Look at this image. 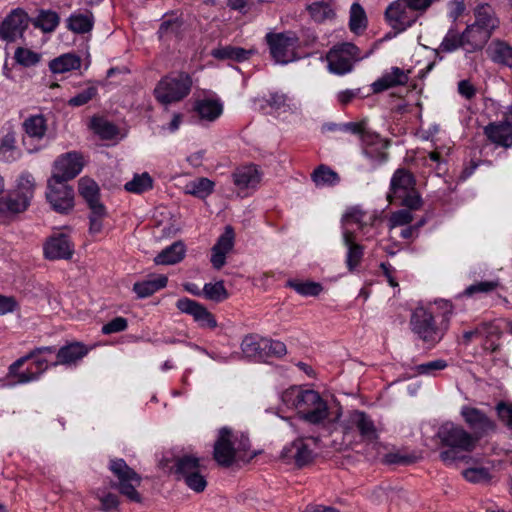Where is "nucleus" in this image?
Masks as SVG:
<instances>
[{
    "label": "nucleus",
    "mask_w": 512,
    "mask_h": 512,
    "mask_svg": "<svg viewBox=\"0 0 512 512\" xmlns=\"http://www.w3.org/2000/svg\"><path fill=\"white\" fill-rule=\"evenodd\" d=\"M282 404L295 410L305 421L318 424L328 416V406L321 395L312 389L292 386L281 394Z\"/></svg>",
    "instance_id": "1"
},
{
    "label": "nucleus",
    "mask_w": 512,
    "mask_h": 512,
    "mask_svg": "<svg viewBox=\"0 0 512 512\" xmlns=\"http://www.w3.org/2000/svg\"><path fill=\"white\" fill-rule=\"evenodd\" d=\"M436 435L441 444L448 447L440 453L441 460L446 464L463 459L461 453L473 451L478 443L476 436L451 421L442 423Z\"/></svg>",
    "instance_id": "2"
},
{
    "label": "nucleus",
    "mask_w": 512,
    "mask_h": 512,
    "mask_svg": "<svg viewBox=\"0 0 512 512\" xmlns=\"http://www.w3.org/2000/svg\"><path fill=\"white\" fill-rule=\"evenodd\" d=\"M446 312L440 325H437L431 312L424 308H418L411 317L412 331L424 342L435 345L444 336L448 329L449 314H451V304L443 302Z\"/></svg>",
    "instance_id": "3"
},
{
    "label": "nucleus",
    "mask_w": 512,
    "mask_h": 512,
    "mask_svg": "<svg viewBox=\"0 0 512 512\" xmlns=\"http://www.w3.org/2000/svg\"><path fill=\"white\" fill-rule=\"evenodd\" d=\"M249 447L246 436H238L228 428H222L214 445V459L222 466H230L235 460H244Z\"/></svg>",
    "instance_id": "4"
},
{
    "label": "nucleus",
    "mask_w": 512,
    "mask_h": 512,
    "mask_svg": "<svg viewBox=\"0 0 512 512\" xmlns=\"http://www.w3.org/2000/svg\"><path fill=\"white\" fill-rule=\"evenodd\" d=\"M192 87V79L187 73H171L164 76L154 88V97L162 105L168 106L186 98Z\"/></svg>",
    "instance_id": "5"
},
{
    "label": "nucleus",
    "mask_w": 512,
    "mask_h": 512,
    "mask_svg": "<svg viewBox=\"0 0 512 512\" xmlns=\"http://www.w3.org/2000/svg\"><path fill=\"white\" fill-rule=\"evenodd\" d=\"M205 470L206 467L199 458L193 455L177 457L173 465L169 467L170 473L174 474L178 480L184 481L191 490L197 493L204 491L207 486Z\"/></svg>",
    "instance_id": "6"
},
{
    "label": "nucleus",
    "mask_w": 512,
    "mask_h": 512,
    "mask_svg": "<svg viewBox=\"0 0 512 512\" xmlns=\"http://www.w3.org/2000/svg\"><path fill=\"white\" fill-rule=\"evenodd\" d=\"M414 178L411 173L404 169L395 171L390 182V192L387 199L390 203L400 200V204L411 209L417 210L421 207L422 201L414 190Z\"/></svg>",
    "instance_id": "7"
},
{
    "label": "nucleus",
    "mask_w": 512,
    "mask_h": 512,
    "mask_svg": "<svg viewBox=\"0 0 512 512\" xmlns=\"http://www.w3.org/2000/svg\"><path fill=\"white\" fill-rule=\"evenodd\" d=\"M265 40L275 63L285 65L298 59L299 38L294 32H269Z\"/></svg>",
    "instance_id": "8"
},
{
    "label": "nucleus",
    "mask_w": 512,
    "mask_h": 512,
    "mask_svg": "<svg viewBox=\"0 0 512 512\" xmlns=\"http://www.w3.org/2000/svg\"><path fill=\"white\" fill-rule=\"evenodd\" d=\"M109 468L118 479L114 487L130 501L140 502L141 496L136 490L141 484L140 475L130 468L123 459H112Z\"/></svg>",
    "instance_id": "9"
},
{
    "label": "nucleus",
    "mask_w": 512,
    "mask_h": 512,
    "mask_svg": "<svg viewBox=\"0 0 512 512\" xmlns=\"http://www.w3.org/2000/svg\"><path fill=\"white\" fill-rule=\"evenodd\" d=\"M326 59L331 73L344 75L352 71L354 63L361 57L358 47L347 42L333 46Z\"/></svg>",
    "instance_id": "10"
},
{
    "label": "nucleus",
    "mask_w": 512,
    "mask_h": 512,
    "mask_svg": "<svg viewBox=\"0 0 512 512\" xmlns=\"http://www.w3.org/2000/svg\"><path fill=\"white\" fill-rule=\"evenodd\" d=\"M375 221L376 215L374 212L363 210L360 206L350 207L341 219L342 237H344L346 231L349 232V237H356L355 229H357L368 239L372 237L368 232L373 228Z\"/></svg>",
    "instance_id": "11"
},
{
    "label": "nucleus",
    "mask_w": 512,
    "mask_h": 512,
    "mask_svg": "<svg viewBox=\"0 0 512 512\" xmlns=\"http://www.w3.org/2000/svg\"><path fill=\"white\" fill-rule=\"evenodd\" d=\"M460 415L470 428V433L477 437V441L496 428L495 422L479 408L464 405L460 409Z\"/></svg>",
    "instance_id": "12"
},
{
    "label": "nucleus",
    "mask_w": 512,
    "mask_h": 512,
    "mask_svg": "<svg viewBox=\"0 0 512 512\" xmlns=\"http://www.w3.org/2000/svg\"><path fill=\"white\" fill-rule=\"evenodd\" d=\"M46 197L52 208L59 213H68L74 207V191L67 183L49 179Z\"/></svg>",
    "instance_id": "13"
},
{
    "label": "nucleus",
    "mask_w": 512,
    "mask_h": 512,
    "mask_svg": "<svg viewBox=\"0 0 512 512\" xmlns=\"http://www.w3.org/2000/svg\"><path fill=\"white\" fill-rule=\"evenodd\" d=\"M83 158L77 152H68L54 162L53 173L49 179L66 183L75 178L83 169Z\"/></svg>",
    "instance_id": "14"
},
{
    "label": "nucleus",
    "mask_w": 512,
    "mask_h": 512,
    "mask_svg": "<svg viewBox=\"0 0 512 512\" xmlns=\"http://www.w3.org/2000/svg\"><path fill=\"white\" fill-rule=\"evenodd\" d=\"M388 24L397 32H403L417 20L416 12L408 6L405 0H395L385 10Z\"/></svg>",
    "instance_id": "15"
},
{
    "label": "nucleus",
    "mask_w": 512,
    "mask_h": 512,
    "mask_svg": "<svg viewBox=\"0 0 512 512\" xmlns=\"http://www.w3.org/2000/svg\"><path fill=\"white\" fill-rule=\"evenodd\" d=\"M24 131L23 145L29 153L36 152L40 146L34 142L42 140L47 132V120L42 114L30 115L23 123Z\"/></svg>",
    "instance_id": "16"
},
{
    "label": "nucleus",
    "mask_w": 512,
    "mask_h": 512,
    "mask_svg": "<svg viewBox=\"0 0 512 512\" xmlns=\"http://www.w3.org/2000/svg\"><path fill=\"white\" fill-rule=\"evenodd\" d=\"M27 13L20 9H13L0 25V38L6 42H14L21 37L28 27Z\"/></svg>",
    "instance_id": "17"
},
{
    "label": "nucleus",
    "mask_w": 512,
    "mask_h": 512,
    "mask_svg": "<svg viewBox=\"0 0 512 512\" xmlns=\"http://www.w3.org/2000/svg\"><path fill=\"white\" fill-rule=\"evenodd\" d=\"M346 433L351 430H357L362 441L374 443L378 438V432L372 419L364 412L352 411L345 422Z\"/></svg>",
    "instance_id": "18"
},
{
    "label": "nucleus",
    "mask_w": 512,
    "mask_h": 512,
    "mask_svg": "<svg viewBox=\"0 0 512 512\" xmlns=\"http://www.w3.org/2000/svg\"><path fill=\"white\" fill-rule=\"evenodd\" d=\"M316 442L313 438L298 439L283 450V458L293 460L295 465L302 467L310 463L314 457Z\"/></svg>",
    "instance_id": "19"
},
{
    "label": "nucleus",
    "mask_w": 512,
    "mask_h": 512,
    "mask_svg": "<svg viewBox=\"0 0 512 512\" xmlns=\"http://www.w3.org/2000/svg\"><path fill=\"white\" fill-rule=\"evenodd\" d=\"M176 307L185 314L191 315L201 327L214 329L217 321L214 316L200 303L189 298H181Z\"/></svg>",
    "instance_id": "20"
},
{
    "label": "nucleus",
    "mask_w": 512,
    "mask_h": 512,
    "mask_svg": "<svg viewBox=\"0 0 512 512\" xmlns=\"http://www.w3.org/2000/svg\"><path fill=\"white\" fill-rule=\"evenodd\" d=\"M235 233L231 226H226L223 234H221L212 247L211 263L212 266L219 270L226 263L227 254L233 249Z\"/></svg>",
    "instance_id": "21"
},
{
    "label": "nucleus",
    "mask_w": 512,
    "mask_h": 512,
    "mask_svg": "<svg viewBox=\"0 0 512 512\" xmlns=\"http://www.w3.org/2000/svg\"><path fill=\"white\" fill-rule=\"evenodd\" d=\"M74 248L67 235L59 233L51 236L44 245V255L47 259H69Z\"/></svg>",
    "instance_id": "22"
},
{
    "label": "nucleus",
    "mask_w": 512,
    "mask_h": 512,
    "mask_svg": "<svg viewBox=\"0 0 512 512\" xmlns=\"http://www.w3.org/2000/svg\"><path fill=\"white\" fill-rule=\"evenodd\" d=\"M409 73V70L404 71L399 67H392L372 83V90L375 93H379L396 86L405 85L409 80Z\"/></svg>",
    "instance_id": "23"
},
{
    "label": "nucleus",
    "mask_w": 512,
    "mask_h": 512,
    "mask_svg": "<svg viewBox=\"0 0 512 512\" xmlns=\"http://www.w3.org/2000/svg\"><path fill=\"white\" fill-rule=\"evenodd\" d=\"M474 17L475 20L472 24L487 32L490 37L500 26L499 18L494 9L488 4L478 5L474 9Z\"/></svg>",
    "instance_id": "24"
},
{
    "label": "nucleus",
    "mask_w": 512,
    "mask_h": 512,
    "mask_svg": "<svg viewBox=\"0 0 512 512\" xmlns=\"http://www.w3.org/2000/svg\"><path fill=\"white\" fill-rule=\"evenodd\" d=\"M488 58L495 64L512 69V46L502 39H493L487 46Z\"/></svg>",
    "instance_id": "25"
},
{
    "label": "nucleus",
    "mask_w": 512,
    "mask_h": 512,
    "mask_svg": "<svg viewBox=\"0 0 512 512\" xmlns=\"http://www.w3.org/2000/svg\"><path fill=\"white\" fill-rule=\"evenodd\" d=\"M491 37L487 32L479 29L474 24L466 26L462 32V40L464 41V50L466 53H475L481 51Z\"/></svg>",
    "instance_id": "26"
},
{
    "label": "nucleus",
    "mask_w": 512,
    "mask_h": 512,
    "mask_svg": "<svg viewBox=\"0 0 512 512\" xmlns=\"http://www.w3.org/2000/svg\"><path fill=\"white\" fill-rule=\"evenodd\" d=\"M194 111L202 121L213 122L223 113V103L218 98H202L195 101Z\"/></svg>",
    "instance_id": "27"
},
{
    "label": "nucleus",
    "mask_w": 512,
    "mask_h": 512,
    "mask_svg": "<svg viewBox=\"0 0 512 512\" xmlns=\"http://www.w3.org/2000/svg\"><path fill=\"white\" fill-rule=\"evenodd\" d=\"M261 173L255 165L238 167L232 174L235 186L240 189H254L261 181Z\"/></svg>",
    "instance_id": "28"
},
{
    "label": "nucleus",
    "mask_w": 512,
    "mask_h": 512,
    "mask_svg": "<svg viewBox=\"0 0 512 512\" xmlns=\"http://www.w3.org/2000/svg\"><path fill=\"white\" fill-rule=\"evenodd\" d=\"M485 135L499 146L512 147V124L507 121L489 124L485 127Z\"/></svg>",
    "instance_id": "29"
},
{
    "label": "nucleus",
    "mask_w": 512,
    "mask_h": 512,
    "mask_svg": "<svg viewBox=\"0 0 512 512\" xmlns=\"http://www.w3.org/2000/svg\"><path fill=\"white\" fill-rule=\"evenodd\" d=\"M87 352L88 350L83 344L78 342L70 343L58 350L57 360L52 365H74L80 361L87 354Z\"/></svg>",
    "instance_id": "30"
},
{
    "label": "nucleus",
    "mask_w": 512,
    "mask_h": 512,
    "mask_svg": "<svg viewBox=\"0 0 512 512\" xmlns=\"http://www.w3.org/2000/svg\"><path fill=\"white\" fill-rule=\"evenodd\" d=\"M79 193L86 200L90 210H94L95 213H102L103 204L99 202V187L97 183L90 178L83 177L78 183Z\"/></svg>",
    "instance_id": "31"
},
{
    "label": "nucleus",
    "mask_w": 512,
    "mask_h": 512,
    "mask_svg": "<svg viewBox=\"0 0 512 512\" xmlns=\"http://www.w3.org/2000/svg\"><path fill=\"white\" fill-rule=\"evenodd\" d=\"M21 157V152L16 145V132L7 128L0 139V161L12 163Z\"/></svg>",
    "instance_id": "32"
},
{
    "label": "nucleus",
    "mask_w": 512,
    "mask_h": 512,
    "mask_svg": "<svg viewBox=\"0 0 512 512\" xmlns=\"http://www.w3.org/2000/svg\"><path fill=\"white\" fill-rule=\"evenodd\" d=\"M256 53V49H244L232 45L221 46L212 50L211 55L219 60L243 62Z\"/></svg>",
    "instance_id": "33"
},
{
    "label": "nucleus",
    "mask_w": 512,
    "mask_h": 512,
    "mask_svg": "<svg viewBox=\"0 0 512 512\" xmlns=\"http://www.w3.org/2000/svg\"><path fill=\"white\" fill-rule=\"evenodd\" d=\"M34 359L35 361L32 363L31 367L27 368L26 371H19V369H17L16 373L9 372L11 376L16 378V383L25 384L35 381L46 371L48 368V360L39 356Z\"/></svg>",
    "instance_id": "34"
},
{
    "label": "nucleus",
    "mask_w": 512,
    "mask_h": 512,
    "mask_svg": "<svg viewBox=\"0 0 512 512\" xmlns=\"http://www.w3.org/2000/svg\"><path fill=\"white\" fill-rule=\"evenodd\" d=\"M81 58L74 53L62 54L49 62V69L53 74H63L78 70L81 67Z\"/></svg>",
    "instance_id": "35"
},
{
    "label": "nucleus",
    "mask_w": 512,
    "mask_h": 512,
    "mask_svg": "<svg viewBox=\"0 0 512 512\" xmlns=\"http://www.w3.org/2000/svg\"><path fill=\"white\" fill-rule=\"evenodd\" d=\"M186 253V247L183 242L177 241L163 249L155 258L154 262L158 265H173L180 262Z\"/></svg>",
    "instance_id": "36"
},
{
    "label": "nucleus",
    "mask_w": 512,
    "mask_h": 512,
    "mask_svg": "<svg viewBox=\"0 0 512 512\" xmlns=\"http://www.w3.org/2000/svg\"><path fill=\"white\" fill-rule=\"evenodd\" d=\"M343 243L347 248L346 252V265L349 271H354L360 264L363 257V247L356 242V237H349V232L346 231L342 237Z\"/></svg>",
    "instance_id": "37"
},
{
    "label": "nucleus",
    "mask_w": 512,
    "mask_h": 512,
    "mask_svg": "<svg viewBox=\"0 0 512 512\" xmlns=\"http://www.w3.org/2000/svg\"><path fill=\"white\" fill-rule=\"evenodd\" d=\"M67 27L74 33L84 34L92 30L94 17L90 11L75 12L67 20Z\"/></svg>",
    "instance_id": "38"
},
{
    "label": "nucleus",
    "mask_w": 512,
    "mask_h": 512,
    "mask_svg": "<svg viewBox=\"0 0 512 512\" xmlns=\"http://www.w3.org/2000/svg\"><path fill=\"white\" fill-rule=\"evenodd\" d=\"M215 183L206 178L200 177L189 181L185 187L184 192L199 199H206L214 191Z\"/></svg>",
    "instance_id": "39"
},
{
    "label": "nucleus",
    "mask_w": 512,
    "mask_h": 512,
    "mask_svg": "<svg viewBox=\"0 0 512 512\" xmlns=\"http://www.w3.org/2000/svg\"><path fill=\"white\" fill-rule=\"evenodd\" d=\"M263 337L258 335H248L241 343V350L243 355L248 359L257 361L264 360V348H262Z\"/></svg>",
    "instance_id": "40"
},
{
    "label": "nucleus",
    "mask_w": 512,
    "mask_h": 512,
    "mask_svg": "<svg viewBox=\"0 0 512 512\" xmlns=\"http://www.w3.org/2000/svg\"><path fill=\"white\" fill-rule=\"evenodd\" d=\"M167 277L159 275L153 279L136 282L133 285V291L139 298H146L154 294L156 291L164 288L167 284Z\"/></svg>",
    "instance_id": "41"
},
{
    "label": "nucleus",
    "mask_w": 512,
    "mask_h": 512,
    "mask_svg": "<svg viewBox=\"0 0 512 512\" xmlns=\"http://www.w3.org/2000/svg\"><path fill=\"white\" fill-rule=\"evenodd\" d=\"M311 178L317 187L335 186L340 181L337 172L326 165L318 166L311 174Z\"/></svg>",
    "instance_id": "42"
},
{
    "label": "nucleus",
    "mask_w": 512,
    "mask_h": 512,
    "mask_svg": "<svg viewBox=\"0 0 512 512\" xmlns=\"http://www.w3.org/2000/svg\"><path fill=\"white\" fill-rule=\"evenodd\" d=\"M30 201L13 192L0 201V213L17 214L25 211Z\"/></svg>",
    "instance_id": "43"
},
{
    "label": "nucleus",
    "mask_w": 512,
    "mask_h": 512,
    "mask_svg": "<svg viewBox=\"0 0 512 512\" xmlns=\"http://www.w3.org/2000/svg\"><path fill=\"white\" fill-rule=\"evenodd\" d=\"M267 103L275 110H280L283 112L296 111L299 108L298 103L293 97H290L289 95L282 92L270 93L269 98L267 99Z\"/></svg>",
    "instance_id": "44"
},
{
    "label": "nucleus",
    "mask_w": 512,
    "mask_h": 512,
    "mask_svg": "<svg viewBox=\"0 0 512 512\" xmlns=\"http://www.w3.org/2000/svg\"><path fill=\"white\" fill-rule=\"evenodd\" d=\"M59 16L51 10H41L35 18L33 24L36 28L45 33L53 32L59 25Z\"/></svg>",
    "instance_id": "45"
},
{
    "label": "nucleus",
    "mask_w": 512,
    "mask_h": 512,
    "mask_svg": "<svg viewBox=\"0 0 512 512\" xmlns=\"http://www.w3.org/2000/svg\"><path fill=\"white\" fill-rule=\"evenodd\" d=\"M307 9L310 16L316 22H324L326 20L332 19L335 16L334 10L328 2H313L307 7Z\"/></svg>",
    "instance_id": "46"
},
{
    "label": "nucleus",
    "mask_w": 512,
    "mask_h": 512,
    "mask_svg": "<svg viewBox=\"0 0 512 512\" xmlns=\"http://www.w3.org/2000/svg\"><path fill=\"white\" fill-rule=\"evenodd\" d=\"M458 48L464 49V41L462 40V33L451 28L444 36L441 44L439 45L438 51L451 53L456 51Z\"/></svg>",
    "instance_id": "47"
},
{
    "label": "nucleus",
    "mask_w": 512,
    "mask_h": 512,
    "mask_svg": "<svg viewBox=\"0 0 512 512\" xmlns=\"http://www.w3.org/2000/svg\"><path fill=\"white\" fill-rule=\"evenodd\" d=\"M367 19L364 9L359 3H353L350 8L349 27L353 33L358 34L366 28Z\"/></svg>",
    "instance_id": "48"
},
{
    "label": "nucleus",
    "mask_w": 512,
    "mask_h": 512,
    "mask_svg": "<svg viewBox=\"0 0 512 512\" xmlns=\"http://www.w3.org/2000/svg\"><path fill=\"white\" fill-rule=\"evenodd\" d=\"M152 183L151 176L145 172L135 175L132 180L124 185V188L128 192L140 194L152 188Z\"/></svg>",
    "instance_id": "49"
},
{
    "label": "nucleus",
    "mask_w": 512,
    "mask_h": 512,
    "mask_svg": "<svg viewBox=\"0 0 512 512\" xmlns=\"http://www.w3.org/2000/svg\"><path fill=\"white\" fill-rule=\"evenodd\" d=\"M479 327H485V330L480 334L482 346L485 350L495 351L498 347L496 340L498 339V328L491 323H481Z\"/></svg>",
    "instance_id": "50"
},
{
    "label": "nucleus",
    "mask_w": 512,
    "mask_h": 512,
    "mask_svg": "<svg viewBox=\"0 0 512 512\" xmlns=\"http://www.w3.org/2000/svg\"><path fill=\"white\" fill-rule=\"evenodd\" d=\"M35 181L31 174L23 173L18 179L15 193L29 201L33 198Z\"/></svg>",
    "instance_id": "51"
},
{
    "label": "nucleus",
    "mask_w": 512,
    "mask_h": 512,
    "mask_svg": "<svg viewBox=\"0 0 512 512\" xmlns=\"http://www.w3.org/2000/svg\"><path fill=\"white\" fill-rule=\"evenodd\" d=\"M14 59L19 65L30 67L36 65L40 61L41 55L28 48L18 47L14 53Z\"/></svg>",
    "instance_id": "52"
},
{
    "label": "nucleus",
    "mask_w": 512,
    "mask_h": 512,
    "mask_svg": "<svg viewBox=\"0 0 512 512\" xmlns=\"http://www.w3.org/2000/svg\"><path fill=\"white\" fill-rule=\"evenodd\" d=\"M203 295L205 298L215 302H221L228 296L222 281L206 283L203 287Z\"/></svg>",
    "instance_id": "53"
},
{
    "label": "nucleus",
    "mask_w": 512,
    "mask_h": 512,
    "mask_svg": "<svg viewBox=\"0 0 512 512\" xmlns=\"http://www.w3.org/2000/svg\"><path fill=\"white\" fill-rule=\"evenodd\" d=\"M262 348H264V360L270 356L281 357L286 354V345L278 340L263 337Z\"/></svg>",
    "instance_id": "54"
},
{
    "label": "nucleus",
    "mask_w": 512,
    "mask_h": 512,
    "mask_svg": "<svg viewBox=\"0 0 512 512\" xmlns=\"http://www.w3.org/2000/svg\"><path fill=\"white\" fill-rule=\"evenodd\" d=\"M92 126L94 131L103 139L110 140L118 134L116 126L103 119H93Z\"/></svg>",
    "instance_id": "55"
},
{
    "label": "nucleus",
    "mask_w": 512,
    "mask_h": 512,
    "mask_svg": "<svg viewBox=\"0 0 512 512\" xmlns=\"http://www.w3.org/2000/svg\"><path fill=\"white\" fill-rule=\"evenodd\" d=\"M288 286L302 296H317L322 291V286L316 282L289 281Z\"/></svg>",
    "instance_id": "56"
},
{
    "label": "nucleus",
    "mask_w": 512,
    "mask_h": 512,
    "mask_svg": "<svg viewBox=\"0 0 512 512\" xmlns=\"http://www.w3.org/2000/svg\"><path fill=\"white\" fill-rule=\"evenodd\" d=\"M97 88L95 86H89L86 89L80 91L74 97L68 100V105L72 107H80L87 104L97 95Z\"/></svg>",
    "instance_id": "57"
},
{
    "label": "nucleus",
    "mask_w": 512,
    "mask_h": 512,
    "mask_svg": "<svg viewBox=\"0 0 512 512\" xmlns=\"http://www.w3.org/2000/svg\"><path fill=\"white\" fill-rule=\"evenodd\" d=\"M447 367V362L442 359H437L427 363L417 365L415 371L420 375L434 376L436 371L443 370Z\"/></svg>",
    "instance_id": "58"
},
{
    "label": "nucleus",
    "mask_w": 512,
    "mask_h": 512,
    "mask_svg": "<svg viewBox=\"0 0 512 512\" xmlns=\"http://www.w3.org/2000/svg\"><path fill=\"white\" fill-rule=\"evenodd\" d=\"M53 352H54V348L51 347V346L35 348L30 353H28L24 357H21L20 359L15 361L13 364H11L10 367H9V372L10 373H16V370L20 369V367L28 359L36 358L37 356H40L42 354H50V353H53Z\"/></svg>",
    "instance_id": "59"
},
{
    "label": "nucleus",
    "mask_w": 512,
    "mask_h": 512,
    "mask_svg": "<svg viewBox=\"0 0 512 512\" xmlns=\"http://www.w3.org/2000/svg\"><path fill=\"white\" fill-rule=\"evenodd\" d=\"M464 478L472 483H481L489 480V471L484 467H473L463 471Z\"/></svg>",
    "instance_id": "60"
},
{
    "label": "nucleus",
    "mask_w": 512,
    "mask_h": 512,
    "mask_svg": "<svg viewBox=\"0 0 512 512\" xmlns=\"http://www.w3.org/2000/svg\"><path fill=\"white\" fill-rule=\"evenodd\" d=\"M498 286V283L495 281H481L475 284L468 286L464 293L467 296L474 295L476 293H486L494 290Z\"/></svg>",
    "instance_id": "61"
},
{
    "label": "nucleus",
    "mask_w": 512,
    "mask_h": 512,
    "mask_svg": "<svg viewBox=\"0 0 512 512\" xmlns=\"http://www.w3.org/2000/svg\"><path fill=\"white\" fill-rule=\"evenodd\" d=\"M127 320L123 317H116L102 327L104 334H112L124 331L127 328Z\"/></svg>",
    "instance_id": "62"
},
{
    "label": "nucleus",
    "mask_w": 512,
    "mask_h": 512,
    "mask_svg": "<svg viewBox=\"0 0 512 512\" xmlns=\"http://www.w3.org/2000/svg\"><path fill=\"white\" fill-rule=\"evenodd\" d=\"M498 417L512 430V405L499 403L496 407Z\"/></svg>",
    "instance_id": "63"
},
{
    "label": "nucleus",
    "mask_w": 512,
    "mask_h": 512,
    "mask_svg": "<svg viewBox=\"0 0 512 512\" xmlns=\"http://www.w3.org/2000/svg\"><path fill=\"white\" fill-rule=\"evenodd\" d=\"M100 502L104 512H116L119 506L118 497L111 493L101 497Z\"/></svg>",
    "instance_id": "64"
}]
</instances>
